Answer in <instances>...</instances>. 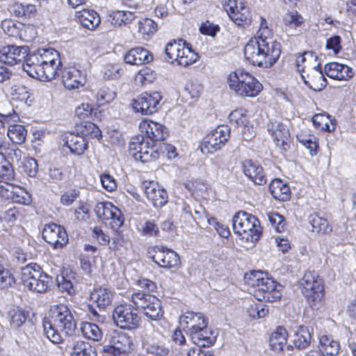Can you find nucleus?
I'll return each mask as SVG.
<instances>
[{"mask_svg": "<svg viewBox=\"0 0 356 356\" xmlns=\"http://www.w3.org/2000/svg\"><path fill=\"white\" fill-rule=\"evenodd\" d=\"M145 349L147 353L156 356H167L170 352L169 348L161 342L147 343Z\"/></svg>", "mask_w": 356, "mask_h": 356, "instance_id": "51", "label": "nucleus"}, {"mask_svg": "<svg viewBox=\"0 0 356 356\" xmlns=\"http://www.w3.org/2000/svg\"><path fill=\"white\" fill-rule=\"evenodd\" d=\"M192 341L199 346L207 347L213 345L216 340V334L208 327H201L189 334Z\"/></svg>", "mask_w": 356, "mask_h": 356, "instance_id": "28", "label": "nucleus"}, {"mask_svg": "<svg viewBox=\"0 0 356 356\" xmlns=\"http://www.w3.org/2000/svg\"><path fill=\"white\" fill-rule=\"evenodd\" d=\"M287 332L283 327H278L274 331L269 339V344L274 351L283 350L287 341Z\"/></svg>", "mask_w": 356, "mask_h": 356, "instance_id": "36", "label": "nucleus"}, {"mask_svg": "<svg viewBox=\"0 0 356 356\" xmlns=\"http://www.w3.org/2000/svg\"><path fill=\"white\" fill-rule=\"evenodd\" d=\"M42 238L54 248H62L68 242V235L64 227L56 223L45 225Z\"/></svg>", "mask_w": 356, "mask_h": 356, "instance_id": "16", "label": "nucleus"}, {"mask_svg": "<svg viewBox=\"0 0 356 356\" xmlns=\"http://www.w3.org/2000/svg\"><path fill=\"white\" fill-rule=\"evenodd\" d=\"M281 54V44L272 38L263 35L250 40L244 48L245 58L253 65L265 68L273 66Z\"/></svg>", "mask_w": 356, "mask_h": 356, "instance_id": "1", "label": "nucleus"}, {"mask_svg": "<svg viewBox=\"0 0 356 356\" xmlns=\"http://www.w3.org/2000/svg\"><path fill=\"white\" fill-rule=\"evenodd\" d=\"M301 291L313 309L323 305L324 287L323 280L314 271L306 272L300 280Z\"/></svg>", "mask_w": 356, "mask_h": 356, "instance_id": "5", "label": "nucleus"}, {"mask_svg": "<svg viewBox=\"0 0 356 356\" xmlns=\"http://www.w3.org/2000/svg\"><path fill=\"white\" fill-rule=\"evenodd\" d=\"M268 129L277 147L284 151L289 149L292 138L287 125L282 122H275L268 124Z\"/></svg>", "mask_w": 356, "mask_h": 356, "instance_id": "18", "label": "nucleus"}, {"mask_svg": "<svg viewBox=\"0 0 356 356\" xmlns=\"http://www.w3.org/2000/svg\"><path fill=\"white\" fill-rule=\"evenodd\" d=\"M305 84L314 91H321L327 86V80L321 70L320 64L313 67L305 76L301 74Z\"/></svg>", "mask_w": 356, "mask_h": 356, "instance_id": "22", "label": "nucleus"}, {"mask_svg": "<svg viewBox=\"0 0 356 356\" xmlns=\"http://www.w3.org/2000/svg\"><path fill=\"white\" fill-rule=\"evenodd\" d=\"M62 63L43 64L40 80L42 81H51L58 76L62 72Z\"/></svg>", "mask_w": 356, "mask_h": 356, "instance_id": "41", "label": "nucleus"}, {"mask_svg": "<svg viewBox=\"0 0 356 356\" xmlns=\"http://www.w3.org/2000/svg\"><path fill=\"white\" fill-rule=\"evenodd\" d=\"M309 220L312 226V231L317 233L327 234L332 231L327 219L321 217L317 213H312L309 216Z\"/></svg>", "mask_w": 356, "mask_h": 356, "instance_id": "44", "label": "nucleus"}, {"mask_svg": "<svg viewBox=\"0 0 356 356\" xmlns=\"http://www.w3.org/2000/svg\"><path fill=\"white\" fill-rule=\"evenodd\" d=\"M79 191L70 189L65 192L60 197V203L65 206L71 205L79 195Z\"/></svg>", "mask_w": 356, "mask_h": 356, "instance_id": "60", "label": "nucleus"}, {"mask_svg": "<svg viewBox=\"0 0 356 356\" xmlns=\"http://www.w3.org/2000/svg\"><path fill=\"white\" fill-rule=\"evenodd\" d=\"M297 138L300 143H302L306 148L309 150L310 154L312 156L316 154L318 144L314 137H303L302 136L298 135Z\"/></svg>", "mask_w": 356, "mask_h": 356, "instance_id": "58", "label": "nucleus"}, {"mask_svg": "<svg viewBox=\"0 0 356 356\" xmlns=\"http://www.w3.org/2000/svg\"><path fill=\"white\" fill-rule=\"evenodd\" d=\"M62 81L66 88L72 90L83 86L86 83V76L81 70L70 67L63 70Z\"/></svg>", "mask_w": 356, "mask_h": 356, "instance_id": "23", "label": "nucleus"}, {"mask_svg": "<svg viewBox=\"0 0 356 356\" xmlns=\"http://www.w3.org/2000/svg\"><path fill=\"white\" fill-rule=\"evenodd\" d=\"M268 218L277 232H282L285 227L284 218L277 212H272L268 214Z\"/></svg>", "mask_w": 356, "mask_h": 356, "instance_id": "54", "label": "nucleus"}, {"mask_svg": "<svg viewBox=\"0 0 356 356\" xmlns=\"http://www.w3.org/2000/svg\"><path fill=\"white\" fill-rule=\"evenodd\" d=\"M7 125V135L10 140L16 144L23 143L27 133L25 127L21 124H10L9 123Z\"/></svg>", "mask_w": 356, "mask_h": 356, "instance_id": "42", "label": "nucleus"}, {"mask_svg": "<svg viewBox=\"0 0 356 356\" xmlns=\"http://www.w3.org/2000/svg\"><path fill=\"white\" fill-rule=\"evenodd\" d=\"M303 17L296 10H287L282 16V26L286 32L293 35L304 23Z\"/></svg>", "mask_w": 356, "mask_h": 356, "instance_id": "27", "label": "nucleus"}, {"mask_svg": "<svg viewBox=\"0 0 356 356\" xmlns=\"http://www.w3.org/2000/svg\"><path fill=\"white\" fill-rule=\"evenodd\" d=\"M64 144L70 149L71 153L81 155L88 147L85 138L79 134L67 133L63 137Z\"/></svg>", "mask_w": 356, "mask_h": 356, "instance_id": "26", "label": "nucleus"}, {"mask_svg": "<svg viewBox=\"0 0 356 356\" xmlns=\"http://www.w3.org/2000/svg\"><path fill=\"white\" fill-rule=\"evenodd\" d=\"M232 227L236 234L252 242L257 241L261 235L259 220L245 211H239L234 216Z\"/></svg>", "mask_w": 356, "mask_h": 356, "instance_id": "6", "label": "nucleus"}, {"mask_svg": "<svg viewBox=\"0 0 356 356\" xmlns=\"http://www.w3.org/2000/svg\"><path fill=\"white\" fill-rule=\"evenodd\" d=\"M110 346L118 354L128 353L133 345L131 338L125 333H114L110 336Z\"/></svg>", "mask_w": 356, "mask_h": 356, "instance_id": "29", "label": "nucleus"}, {"mask_svg": "<svg viewBox=\"0 0 356 356\" xmlns=\"http://www.w3.org/2000/svg\"><path fill=\"white\" fill-rule=\"evenodd\" d=\"M21 280L26 289L36 293H44L49 287L52 278L42 270L35 263L21 269Z\"/></svg>", "mask_w": 356, "mask_h": 356, "instance_id": "4", "label": "nucleus"}, {"mask_svg": "<svg viewBox=\"0 0 356 356\" xmlns=\"http://www.w3.org/2000/svg\"><path fill=\"white\" fill-rule=\"evenodd\" d=\"M319 348L322 354L330 356L336 355L339 350V343L327 336H323L319 339Z\"/></svg>", "mask_w": 356, "mask_h": 356, "instance_id": "40", "label": "nucleus"}, {"mask_svg": "<svg viewBox=\"0 0 356 356\" xmlns=\"http://www.w3.org/2000/svg\"><path fill=\"white\" fill-rule=\"evenodd\" d=\"M312 335L308 327L300 325L295 334L293 343L300 350L307 348L311 343Z\"/></svg>", "mask_w": 356, "mask_h": 356, "instance_id": "37", "label": "nucleus"}, {"mask_svg": "<svg viewBox=\"0 0 356 356\" xmlns=\"http://www.w3.org/2000/svg\"><path fill=\"white\" fill-rule=\"evenodd\" d=\"M149 257L160 267L176 268L181 264L179 254L163 245H155L148 250Z\"/></svg>", "mask_w": 356, "mask_h": 356, "instance_id": "12", "label": "nucleus"}, {"mask_svg": "<svg viewBox=\"0 0 356 356\" xmlns=\"http://www.w3.org/2000/svg\"><path fill=\"white\" fill-rule=\"evenodd\" d=\"M112 213L108 217V224L113 230L116 231L123 225L124 218L121 210L115 206Z\"/></svg>", "mask_w": 356, "mask_h": 356, "instance_id": "52", "label": "nucleus"}, {"mask_svg": "<svg viewBox=\"0 0 356 356\" xmlns=\"http://www.w3.org/2000/svg\"><path fill=\"white\" fill-rule=\"evenodd\" d=\"M157 30L156 23L149 19L144 18L138 21V32L143 35L153 33Z\"/></svg>", "mask_w": 356, "mask_h": 356, "instance_id": "53", "label": "nucleus"}, {"mask_svg": "<svg viewBox=\"0 0 356 356\" xmlns=\"http://www.w3.org/2000/svg\"><path fill=\"white\" fill-rule=\"evenodd\" d=\"M115 97L116 92L107 86L100 88L96 94V99L99 105L110 103Z\"/></svg>", "mask_w": 356, "mask_h": 356, "instance_id": "50", "label": "nucleus"}, {"mask_svg": "<svg viewBox=\"0 0 356 356\" xmlns=\"http://www.w3.org/2000/svg\"><path fill=\"white\" fill-rule=\"evenodd\" d=\"M4 186L9 188V195L10 196H8V199L10 198L13 202L22 204H29L31 202L30 194L24 189L18 187L15 188L7 183Z\"/></svg>", "mask_w": 356, "mask_h": 356, "instance_id": "39", "label": "nucleus"}, {"mask_svg": "<svg viewBox=\"0 0 356 356\" xmlns=\"http://www.w3.org/2000/svg\"><path fill=\"white\" fill-rule=\"evenodd\" d=\"M124 59L127 63L140 65L150 63L153 60V55L147 49L136 47L127 51Z\"/></svg>", "mask_w": 356, "mask_h": 356, "instance_id": "25", "label": "nucleus"}, {"mask_svg": "<svg viewBox=\"0 0 356 356\" xmlns=\"http://www.w3.org/2000/svg\"><path fill=\"white\" fill-rule=\"evenodd\" d=\"M24 172L31 177H35L38 171L37 161L33 158H29L24 164Z\"/></svg>", "mask_w": 356, "mask_h": 356, "instance_id": "62", "label": "nucleus"}, {"mask_svg": "<svg viewBox=\"0 0 356 356\" xmlns=\"http://www.w3.org/2000/svg\"><path fill=\"white\" fill-rule=\"evenodd\" d=\"M248 312L252 317L261 318L268 314V308L261 303L254 304L250 306Z\"/></svg>", "mask_w": 356, "mask_h": 356, "instance_id": "57", "label": "nucleus"}, {"mask_svg": "<svg viewBox=\"0 0 356 356\" xmlns=\"http://www.w3.org/2000/svg\"><path fill=\"white\" fill-rule=\"evenodd\" d=\"M199 30L203 35L214 37L220 31V27L218 25L214 24L207 20L205 22L202 23Z\"/></svg>", "mask_w": 356, "mask_h": 356, "instance_id": "59", "label": "nucleus"}, {"mask_svg": "<svg viewBox=\"0 0 356 356\" xmlns=\"http://www.w3.org/2000/svg\"><path fill=\"white\" fill-rule=\"evenodd\" d=\"M136 310L142 312L144 315L152 321L160 319L163 316V309L160 300L154 295L145 291H138L131 296Z\"/></svg>", "mask_w": 356, "mask_h": 356, "instance_id": "7", "label": "nucleus"}, {"mask_svg": "<svg viewBox=\"0 0 356 356\" xmlns=\"http://www.w3.org/2000/svg\"><path fill=\"white\" fill-rule=\"evenodd\" d=\"M113 292L111 290L99 287L95 289L90 293V301L96 303L100 309H104L111 305L113 300Z\"/></svg>", "mask_w": 356, "mask_h": 356, "instance_id": "31", "label": "nucleus"}, {"mask_svg": "<svg viewBox=\"0 0 356 356\" xmlns=\"http://www.w3.org/2000/svg\"><path fill=\"white\" fill-rule=\"evenodd\" d=\"M27 46L8 45L0 49V61L10 65L17 64L28 56Z\"/></svg>", "mask_w": 356, "mask_h": 356, "instance_id": "19", "label": "nucleus"}, {"mask_svg": "<svg viewBox=\"0 0 356 356\" xmlns=\"http://www.w3.org/2000/svg\"><path fill=\"white\" fill-rule=\"evenodd\" d=\"M326 49H332L334 54H337L341 49V38L339 35H334L327 40Z\"/></svg>", "mask_w": 356, "mask_h": 356, "instance_id": "64", "label": "nucleus"}, {"mask_svg": "<svg viewBox=\"0 0 356 356\" xmlns=\"http://www.w3.org/2000/svg\"><path fill=\"white\" fill-rule=\"evenodd\" d=\"M81 331L84 337L98 341L102 339L103 333L99 326L95 323L83 322L81 326Z\"/></svg>", "mask_w": 356, "mask_h": 356, "instance_id": "43", "label": "nucleus"}, {"mask_svg": "<svg viewBox=\"0 0 356 356\" xmlns=\"http://www.w3.org/2000/svg\"><path fill=\"white\" fill-rule=\"evenodd\" d=\"M43 327L44 334L52 343H60L63 338L59 332H63L67 336L73 335L76 323L70 308L60 304L51 307L49 318L44 320Z\"/></svg>", "mask_w": 356, "mask_h": 356, "instance_id": "2", "label": "nucleus"}, {"mask_svg": "<svg viewBox=\"0 0 356 356\" xmlns=\"http://www.w3.org/2000/svg\"><path fill=\"white\" fill-rule=\"evenodd\" d=\"M162 96L158 92H144L132 102L133 109L136 113L149 115L157 112Z\"/></svg>", "mask_w": 356, "mask_h": 356, "instance_id": "13", "label": "nucleus"}, {"mask_svg": "<svg viewBox=\"0 0 356 356\" xmlns=\"http://www.w3.org/2000/svg\"><path fill=\"white\" fill-rule=\"evenodd\" d=\"M143 188L146 197L154 207L161 208L168 202V195L166 190L157 183L145 181L143 182Z\"/></svg>", "mask_w": 356, "mask_h": 356, "instance_id": "17", "label": "nucleus"}, {"mask_svg": "<svg viewBox=\"0 0 356 356\" xmlns=\"http://www.w3.org/2000/svg\"><path fill=\"white\" fill-rule=\"evenodd\" d=\"M140 129L149 143L156 147L157 143L160 144L168 136L167 129L163 124L152 120H143L140 123Z\"/></svg>", "mask_w": 356, "mask_h": 356, "instance_id": "15", "label": "nucleus"}, {"mask_svg": "<svg viewBox=\"0 0 356 356\" xmlns=\"http://www.w3.org/2000/svg\"><path fill=\"white\" fill-rule=\"evenodd\" d=\"M56 280L58 287L61 291H65L69 295L74 293L72 282L68 275L58 276Z\"/></svg>", "mask_w": 356, "mask_h": 356, "instance_id": "56", "label": "nucleus"}, {"mask_svg": "<svg viewBox=\"0 0 356 356\" xmlns=\"http://www.w3.org/2000/svg\"><path fill=\"white\" fill-rule=\"evenodd\" d=\"M142 234L148 236H156L159 233L157 225L152 220H147L142 226Z\"/></svg>", "mask_w": 356, "mask_h": 356, "instance_id": "61", "label": "nucleus"}, {"mask_svg": "<svg viewBox=\"0 0 356 356\" xmlns=\"http://www.w3.org/2000/svg\"><path fill=\"white\" fill-rule=\"evenodd\" d=\"M186 44V41L182 40L169 42L165 49L166 60L172 63L177 61L179 65L184 67L194 63L197 60V54L188 44Z\"/></svg>", "mask_w": 356, "mask_h": 356, "instance_id": "9", "label": "nucleus"}, {"mask_svg": "<svg viewBox=\"0 0 356 356\" xmlns=\"http://www.w3.org/2000/svg\"><path fill=\"white\" fill-rule=\"evenodd\" d=\"M231 122H234L236 124L241 128L243 136L245 140H249L253 135V127L250 126L249 120L242 110H235L229 115Z\"/></svg>", "mask_w": 356, "mask_h": 356, "instance_id": "32", "label": "nucleus"}, {"mask_svg": "<svg viewBox=\"0 0 356 356\" xmlns=\"http://www.w3.org/2000/svg\"><path fill=\"white\" fill-rule=\"evenodd\" d=\"M230 129L227 125H220L210 132L203 139L202 151L207 149V153H212L220 149L229 138Z\"/></svg>", "mask_w": 356, "mask_h": 356, "instance_id": "14", "label": "nucleus"}, {"mask_svg": "<svg viewBox=\"0 0 356 356\" xmlns=\"http://www.w3.org/2000/svg\"><path fill=\"white\" fill-rule=\"evenodd\" d=\"M15 283V279L13 275L6 266L5 263L0 261V289H8L13 286Z\"/></svg>", "mask_w": 356, "mask_h": 356, "instance_id": "47", "label": "nucleus"}, {"mask_svg": "<svg viewBox=\"0 0 356 356\" xmlns=\"http://www.w3.org/2000/svg\"><path fill=\"white\" fill-rule=\"evenodd\" d=\"M42 65L43 63H42L38 52L28 54V56L24 58L23 70L31 77L40 80Z\"/></svg>", "mask_w": 356, "mask_h": 356, "instance_id": "30", "label": "nucleus"}, {"mask_svg": "<svg viewBox=\"0 0 356 356\" xmlns=\"http://www.w3.org/2000/svg\"><path fill=\"white\" fill-rule=\"evenodd\" d=\"M43 64L61 63L60 54L54 49H42L37 51Z\"/></svg>", "mask_w": 356, "mask_h": 356, "instance_id": "48", "label": "nucleus"}, {"mask_svg": "<svg viewBox=\"0 0 356 356\" xmlns=\"http://www.w3.org/2000/svg\"><path fill=\"white\" fill-rule=\"evenodd\" d=\"M155 147V145L149 143L143 135H138L131 138L129 152L136 161L148 163L159 158V149Z\"/></svg>", "mask_w": 356, "mask_h": 356, "instance_id": "10", "label": "nucleus"}, {"mask_svg": "<svg viewBox=\"0 0 356 356\" xmlns=\"http://www.w3.org/2000/svg\"><path fill=\"white\" fill-rule=\"evenodd\" d=\"M102 186L108 191H113L116 187L117 184L115 179L109 174H103L100 176Z\"/></svg>", "mask_w": 356, "mask_h": 356, "instance_id": "63", "label": "nucleus"}, {"mask_svg": "<svg viewBox=\"0 0 356 356\" xmlns=\"http://www.w3.org/2000/svg\"><path fill=\"white\" fill-rule=\"evenodd\" d=\"M15 177V172L12 165L5 159L0 164V179L6 181H12Z\"/></svg>", "mask_w": 356, "mask_h": 356, "instance_id": "55", "label": "nucleus"}, {"mask_svg": "<svg viewBox=\"0 0 356 356\" xmlns=\"http://www.w3.org/2000/svg\"><path fill=\"white\" fill-rule=\"evenodd\" d=\"M180 324L188 334L201 327H205L208 324L202 313L188 311L180 317Z\"/></svg>", "mask_w": 356, "mask_h": 356, "instance_id": "21", "label": "nucleus"}, {"mask_svg": "<svg viewBox=\"0 0 356 356\" xmlns=\"http://www.w3.org/2000/svg\"><path fill=\"white\" fill-rule=\"evenodd\" d=\"M6 318L13 329L20 327L27 318L24 311L19 307L10 308L7 313Z\"/></svg>", "mask_w": 356, "mask_h": 356, "instance_id": "38", "label": "nucleus"}, {"mask_svg": "<svg viewBox=\"0 0 356 356\" xmlns=\"http://www.w3.org/2000/svg\"><path fill=\"white\" fill-rule=\"evenodd\" d=\"M250 284L254 288V296L260 301L275 302L282 296V293L277 289L276 282L272 278L264 277L261 272L258 271L253 274Z\"/></svg>", "mask_w": 356, "mask_h": 356, "instance_id": "8", "label": "nucleus"}, {"mask_svg": "<svg viewBox=\"0 0 356 356\" xmlns=\"http://www.w3.org/2000/svg\"><path fill=\"white\" fill-rule=\"evenodd\" d=\"M95 353V348L88 342L80 340L74 343L71 356H92Z\"/></svg>", "mask_w": 356, "mask_h": 356, "instance_id": "46", "label": "nucleus"}, {"mask_svg": "<svg viewBox=\"0 0 356 356\" xmlns=\"http://www.w3.org/2000/svg\"><path fill=\"white\" fill-rule=\"evenodd\" d=\"M24 24L14 22L11 19H5L1 23V28L4 33L9 36L17 38L22 37Z\"/></svg>", "mask_w": 356, "mask_h": 356, "instance_id": "45", "label": "nucleus"}, {"mask_svg": "<svg viewBox=\"0 0 356 356\" xmlns=\"http://www.w3.org/2000/svg\"><path fill=\"white\" fill-rule=\"evenodd\" d=\"M269 191L275 200L286 201L289 197L290 188L281 179L273 180L269 185Z\"/></svg>", "mask_w": 356, "mask_h": 356, "instance_id": "34", "label": "nucleus"}, {"mask_svg": "<svg viewBox=\"0 0 356 356\" xmlns=\"http://www.w3.org/2000/svg\"><path fill=\"white\" fill-rule=\"evenodd\" d=\"M229 17L239 26L245 27L250 24L252 17L250 11L245 7H241L240 10L236 7L235 9L230 8Z\"/></svg>", "mask_w": 356, "mask_h": 356, "instance_id": "35", "label": "nucleus"}, {"mask_svg": "<svg viewBox=\"0 0 356 356\" xmlns=\"http://www.w3.org/2000/svg\"><path fill=\"white\" fill-rule=\"evenodd\" d=\"M113 319L117 326L131 330L138 327L140 318L130 305L117 306L113 312Z\"/></svg>", "mask_w": 356, "mask_h": 356, "instance_id": "11", "label": "nucleus"}, {"mask_svg": "<svg viewBox=\"0 0 356 356\" xmlns=\"http://www.w3.org/2000/svg\"><path fill=\"white\" fill-rule=\"evenodd\" d=\"M115 205L111 202H98L95 207V212L98 218L107 223L108 217L113 213Z\"/></svg>", "mask_w": 356, "mask_h": 356, "instance_id": "49", "label": "nucleus"}, {"mask_svg": "<svg viewBox=\"0 0 356 356\" xmlns=\"http://www.w3.org/2000/svg\"><path fill=\"white\" fill-rule=\"evenodd\" d=\"M324 70L327 76L337 80H348L354 74L351 67L335 62L326 64Z\"/></svg>", "mask_w": 356, "mask_h": 356, "instance_id": "24", "label": "nucleus"}, {"mask_svg": "<svg viewBox=\"0 0 356 356\" xmlns=\"http://www.w3.org/2000/svg\"><path fill=\"white\" fill-rule=\"evenodd\" d=\"M78 17L81 26L89 30L95 29L101 22L99 14L93 10H83L79 13Z\"/></svg>", "mask_w": 356, "mask_h": 356, "instance_id": "33", "label": "nucleus"}, {"mask_svg": "<svg viewBox=\"0 0 356 356\" xmlns=\"http://www.w3.org/2000/svg\"><path fill=\"white\" fill-rule=\"evenodd\" d=\"M242 169L244 175L255 184L263 185L266 184V173L262 165L257 161L245 159L242 163Z\"/></svg>", "mask_w": 356, "mask_h": 356, "instance_id": "20", "label": "nucleus"}, {"mask_svg": "<svg viewBox=\"0 0 356 356\" xmlns=\"http://www.w3.org/2000/svg\"><path fill=\"white\" fill-rule=\"evenodd\" d=\"M227 84L232 91L241 97H256L263 88L262 84L243 69L231 72L227 76Z\"/></svg>", "mask_w": 356, "mask_h": 356, "instance_id": "3", "label": "nucleus"}]
</instances>
